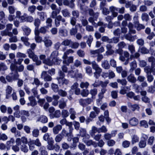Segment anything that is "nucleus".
<instances>
[{"instance_id": "f257e3e1", "label": "nucleus", "mask_w": 155, "mask_h": 155, "mask_svg": "<svg viewBox=\"0 0 155 155\" xmlns=\"http://www.w3.org/2000/svg\"><path fill=\"white\" fill-rule=\"evenodd\" d=\"M59 73L60 77L57 78L59 84L60 85L68 84L69 83V81L68 80L64 78V74L61 71H60Z\"/></svg>"}, {"instance_id": "f03ea898", "label": "nucleus", "mask_w": 155, "mask_h": 155, "mask_svg": "<svg viewBox=\"0 0 155 155\" xmlns=\"http://www.w3.org/2000/svg\"><path fill=\"white\" fill-rule=\"evenodd\" d=\"M13 25L11 24H8L6 26V30L2 31L1 32V34L2 36L8 35L10 37H11L12 34L11 32L9 31L11 30L12 28Z\"/></svg>"}, {"instance_id": "7ed1b4c3", "label": "nucleus", "mask_w": 155, "mask_h": 155, "mask_svg": "<svg viewBox=\"0 0 155 155\" xmlns=\"http://www.w3.org/2000/svg\"><path fill=\"white\" fill-rule=\"evenodd\" d=\"M24 67L23 65H20L19 67H17L15 64L12 63L10 66V68L12 71L22 72L24 69Z\"/></svg>"}, {"instance_id": "20e7f679", "label": "nucleus", "mask_w": 155, "mask_h": 155, "mask_svg": "<svg viewBox=\"0 0 155 155\" xmlns=\"http://www.w3.org/2000/svg\"><path fill=\"white\" fill-rule=\"evenodd\" d=\"M16 17L18 18L19 21L21 22H23L26 21L27 14L24 13L21 15V12L19 11H17L16 12Z\"/></svg>"}, {"instance_id": "39448f33", "label": "nucleus", "mask_w": 155, "mask_h": 155, "mask_svg": "<svg viewBox=\"0 0 155 155\" xmlns=\"http://www.w3.org/2000/svg\"><path fill=\"white\" fill-rule=\"evenodd\" d=\"M43 62L45 63L46 64L51 66L54 64H59L61 62V60L56 58L52 59L51 61L50 60V61H44Z\"/></svg>"}, {"instance_id": "423d86ee", "label": "nucleus", "mask_w": 155, "mask_h": 155, "mask_svg": "<svg viewBox=\"0 0 155 155\" xmlns=\"http://www.w3.org/2000/svg\"><path fill=\"white\" fill-rule=\"evenodd\" d=\"M21 117V119L22 122H24L26 121L27 117L29 115L28 112L27 111L21 110L19 112Z\"/></svg>"}, {"instance_id": "0eeeda50", "label": "nucleus", "mask_w": 155, "mask_h": 155, "mask_svg": "<svg viewBox=\"0 0 155 155\" xmlns=\"http://www.w3.org/2000/svg\"><path fill=\"white\" fill-rule=\"evenodd\" d=\"M62 58L63 59V64L66 65H69L70 63H72L73 61L74 58L73 56L68 57L66 56V57L63 58V55Z\"/></svg>"}, {"instance_id": "6e6552de", "label": "nucleus", "mask_w": 155, "mask_h": 155, "mask_svg": "<svg viewBox=\"0 0 155 155\" xmlns=\"http://www.w3.org/2000/svg\"><path fill=\"white\" fill-rule=\"evenodd\" d=\"M27 52L28 55V57L31 58L33 61H35L38 60V58L34 53L32 51L31 49H29L27 50Z\"/></svg>"}, {"instance_id": "1a4fd4ad", "label": "nucleus", "mask_w": 155, "mask_h": 155, "mask_svg": "<svg viewBox=\"0 0 155 155\" xmlns=\"http://www.w3.org/2000/svg\"><path fill=\"white\" fill-rule=\"evenodd\" d=\"M129 123L132 127L136 126L139 123L138 120L135 117H132L129 120Z\"/></svg>"}, {"instance_id": "9d476101", "label": "nucleus", "mask_w": 155, "mask_h": 155, "mask_svg": "<svg viewBox=\"0 0 155 155\" xmlns=\"http://www.w3.org/2000/svg\"><path fill=\"white\" fill-rule=\"evenodd\" d=\"M41 78L44 79L45 81H50L52 79L51 76L47 74V72L45 71H43L42 72Z\"/></svg>"}, {"instance_id": "9b49d317", "label": "nucleus", "mask_w": 155, "mask_h": 155, "mask_svg": "<svg viewBox=\"0 0 155 155\" xmlns=\"http://www.w3.org/2000/svg\"><path fill=\"white\" fill-rule=\"evenodd\" d=\"M71 89L74 90L75 94L77 95H78L80 93V90L78 87V84L75 82L71 87Z\"/></svg>"}, {"instance_id": "f8f14e48", "label": "nucleus", "mask_w": 155, "mask_h": 155, "mask_svg": "<svg viewBox=\"0 0 155 155\" xmlns=\"http://www.w3.org/2000/svg\"><path fill=\"white\" fill-rule=\"evenodd\" d=\"M12 90V88L9 85H8L6 87L5 91L6 99H8L10 97Z\"/></svg>"}, {"instance_id": "ddd939ff", "label": "nucleus", "mask_w": 155, "mask_h": 155, "mask_svg": "<svg viewBox=\"0 0 155 155\" xmlns=\"http://www.w3.org/2000/svg\"><path fill=\"white\" fill-rule=\"evenodd\" d=\"M13 109L15 111L14 113V117L18 118H20L21 115H20V113H19V112L20 111H19V106L17 105H16L13 107Z\"/></svg>"}, {"instance_id": "4468645a", "label": "nucleus", "mask_w": 155, "mask_h": 155, "mask_svg": "<svg viewBox=\"0 0 155 155\" xmlns=\"http://www.w3.org/2000/svg\"><path fill=\"white\" fill-rule=\"evenodd\" d=\"M47 117L45 115H41L37 119V122H40L42 123H45L48 122Z\"/></svg>"}, {"instance_id": "2eb2a0df", "label": "nucleus", "mask_w": 155, "mask_h": 155, "mask_svg": "<svg viewBox=\"0 0 155 155\" xmlns=\"http://www.w3.org/2000/svg\"><path fill=\"white\" fill-rule=\"evenodd\" d=\"M28 99L30 101V103L28 104V106L31 105L34 106L37 104V102L35 97L33 96H30L28 97Z\"/></svg>"}, {"instance_id": "dca6fc26", "label": "nucleus", "mask_w": 155, "mask_h": 155, "mask_svg": "<svg viewBox=\"0 0 155 155\" xmlns=\"http://www.w3.org/2000/svg\"><path fill=\"white\" fill-rule=\"evenodd\" d=\"M92 101L91 99L88 98L86 99H81L79 102L81 105L84 106L90 104Z\"/></svg>"}, {"instance_id": "f3484780", "label": "nucleus", "mask_w": 155, "mask_h": 155, "mask_svg": "<svg viewBox=\"0 0 155 155\" xmlns=\"http://www.w3.org/2000/svg\"><path fill=\"white\" fill-rule=\"evenodd\" d=\"M39 31H35V40L36 42L38 43H41L42 41V38L39 35Z\"/></svg>"}, {"instance_id": "a211bd4d", "label": "nucleus", "mask_w": 155, "mask_h": 155, "mask_svg": "<svg viewBox=\"0 0 155 155\" xmlns=\"http://www.w3.org/2000/svg\"><path fill=\"white\" fill-rule=\"evenodd\" d=\"M66 101H64L63 98H62L59 100V107L61 109L64 108L66 106Z\"/></svg>"}, {"instance_id": "6ab92c4d", "label": "nucleus", "mask_w": 155, "mask_h": 155, "mask_svg": "<svg viewBox=\"0 0 155 155\" xmlns=\"http://www.w3.org/2000/svg\"><path fill=\"white\" fill-rule=\"evenodd\" d=\"M59 32L60 35L62 36L65 37L67 35L68 31L67 30L63 28H61L59 29Z\"/></svg>"}, {"instance_id": "aec40b11", "label": "nucleus", "mask_w": 155, "mask_h": 155, "mask_svg": "<svg viewBox=\"0 0 155 155\" xmlns=\"http://www.w3.org/2000/svg\"><path fill=\"white\" fill-rule=\"evenodd\" d=\"M62 128V126L61 125H56L53 128V133L55 134H58Z\"/></svg>"}, {"instance_id": "412c9836", "label": "nucleus", "mask_w": 155, "mask_h": 155, "mask_svg": "<svg viewBox=\"0 0 155 155\" xmlns=\"http://www.w3.org/2000/svg\"><path fill=\"white\" fill-rule=\"evenodd\" d=\"M110 9L112 12L113 17H116L117 15V13L115 12V11H118V8L111 6L110 7Z\"/></svg>"}, {"instance_id": "4be33fe9", "label": "nucleus", "mask_w": 155, "mask_h": 155, "mask_svg": "<svg viewBox=\"0 0 155 155\" xmlns=\"http://www.w3.org/2000/svg\"><path fill=\"white\" fill-rule=\"evenodd\" d=\"M46 37H45L44 40L43 41L45 43V45L46 47H49L51 46L52 45V43L51 41L47 39Z\"/></svg>"}, {"instance_id": "5701e85b", "label": "nucleus", "mask_w": 155, "mask_h": 155, "mask_svg": "<svg viewBox=\"0 0 155 155\" xmlns=\"http://www.w3.org/2000/svg\"><path fill=\"white\" fill-rule=\"evenodd\" d=\"M130 90V87L126 86V87H123V88L120 90V93L122 94H124L126 93L127 91H129Z\"/></svg>"}, {"instance_id": "b1692460", "label": "nucleus", "mask_w": 155, "mask_h": 155, "mask_svg": "<svg viewBox=\"0 0 155 155\" xmlns=\"http://www.w3.org/2000/svg\"><path fill=\"white\" fill-rule=\"evenodd\" d=\"M69 112L70 114V118L72 120H74L76 117L75 116L76 113V112L74 111V109L72 108H71L69 109Z\"/></svg>"}, {"instance_id": "393cba45", "label": "nucleus", "mask_w": 155, "mask_h": 155, "mask_svg": "<svg viewBox=\"0 0 155 155\" xmlns=\"http://www.w3.org/2000/svg\"><path fill=\"white\" fill-rule=\"evenodd\" d=\"M60 12V9H56L55 11H53L51 14V17L53 18H55Z\"/></svg>"}, {"instance_id": "a878e982", "label": "nucleus", "mask_w": 155, "mask_h": 155, "mask_svg": "<svg viewBox=\"0 0 155 155\" xmlns=\"http://www.w3.org/2000/svg\"><path fill=\"white\" fill-rule=\"evenodd\" d=\"M101 66L105 69H108L110 68V65L108 61L107 60H104L102 61Z\"/></svg>"}, {"instance_id": "bb28decb", "label": "nucleus", "mask_w": 155, "mask_h": 155, "mask_svg": "<svg viewBox=\"0 0 155 155\" xmlns=\"http://www.w3.org/2000/svg\"><path fill=\"white\" fill-rule=\"evenodd\" d=\"M40 24V20L38 18L35 19L34 21V25L36 27L35 31H38V27Z\"/></svg>"}, {"instance_id": "cd10ccee", "label": "nucleus", "mask_w": 155, "mask_h": 155, "mask_svg": "<svg viewBox=\"0 0 155 155\" xmlns=\"http://www.w3.org/2000/svg\"><path fill=\"white\" fill-rule=\"evenodd\" d=\"M128 107L130 108L133 111H134L136 110L139 109V107L138 105L136 104L132 105L131 103H129L128 104Z\"/></svg>"}, {"instance_id": "c85d7f7f", "label": "nucleus", "mask_w": 155, "mask_h": 155, "mask_svg": "<svg viewBox=\"0 0 155 155\" xmlns=\"http://www.w3.org/2000/svg\"><path fill=\"white\" fill-rule=\"evenodd\" d=\"M44 140L47 141L48 142L53 141L52 138L51 137H50V135L48 133H46L45 134L43 137Z\"/></svg>"}, {"instance_id": "c756f323", "label": "nucleus", "mask_w": 155, "mask_h": 155, "mask_svg": "<svg viewBox=\"0 0 155 155\" xmlns=\"http://www.w3.org/2000/svg\"><path fill=\"white\" fill-rule=\"evenodd\" d=\"M95 71L94 72V76L96 78H98L100 76V74L102 72V69L100 67L95 70Z\"/></svg>"}, {"instance_id": "7c9ffc66", "label": "nucleus", "mask_w": 155, "mask_h": 155, "mask_svg": "<svg viewBox=\"0 0 155 155\" xmlns=\"http://www.w3.org/2000/svg\"><path fill=\"white\" fill-rule=\"evenodd\" d=\"M10 74L12 78H13V81L17 79L19 77V75L16 71H12Z\"/></svg>"}, {"instance_id": "2f4dec72", "label": "nucleus", "mask_w": 155, "mask_h": 155, "mask_svg": "<svg viewBox=\"0 0 155 155\" xmlns=\"http://www.w3.org/2000/svg\"><path fill=\"white\" fill-rule=\"evenodd\" d=\"M22 28L26 35H29L31 32V29L28 27L24 26L22 27Z\"/></svg>"}, {"instance_id": "473e14b6", "label": "nucleus", "mask_w": 155, "mask_h": 155, "mask_svg": "<svg viewBox=\"0 0 155 155\" xmlns=\"http://www.w3.org/2000/svg\"><path fill=\"white\" fill-rule=\"evenodd\" d=\"M139 138L136 135H134L131 137V143L133 144L138 142Z\"/></svg>"}, {"instance_id": "72a5a7b5", "label": "nucleus", "mask_w": 155, "mask_h": 155, "mask_svg": "<svg viewBox=\"0 0 155 155\" xmlns=\"http://www.w3.org/2000/svg\"><path fill=\"white\" fill-rule=\"evenodd\" d=\"M21 39L24 43V44L27 46L29 47L30 43L28 42V38L26 37H21Z\"/></svg>"}, {"instance_id": "f704fd0d", "label": "nucleus", "mask_w": 155, "mask_h": 155, "mask_svg": "<svg viewBox=\"0 0 155 155\" xmlns=\"http://www.w3.org/2000/svg\"><path fill=\"white\" fill-rule=\"evenodd\" d=\"M127 80L131 83H135L136 81V78L134 77V75L130 74L127 78Z\"/></svg>"}, {"instance_id": "c9c22d12", "label": "nucleus", "mask_w": 155, "mask_h": 155, "mask_svg": "<svg viewBox=\"0 0 155 155\" xmlns=\"http://www.w3.org/2000/svg\"><path fill=\"white\" fill-rule=\"evenodd\" d=\"M135 36H133L130 34H127L125 36V38L126 39L129 40V41L132 42L134 41L135 38Z\"/></svg>"}, {"instance_id": "e433bc0d", "label": "nucleus", "mask_w": 155, "mask_h": 155, "mask_svg": "<svg viewBox=\"0 0 155 155\" xmlns=\"http://www.w3.org/2000/svg\"><path fill=\"white\" fill-rule=\"evenodd\" d=\"M68 74L71 76L72 78H76L78 77V74L76 72H74L73 71H70L68 72Z\"/></svg>"}, {"instance_id": "4c0bfd02", "label": "nucleus", "mask_w": 155, "mask_h": 155, "mask_svg": "<svg viewBox=\"0 0 155 155\" xmlns=\"http://www.w3.org/2000/svg\"><path fill=\"white\" fill-rule=\"evenodd\" d=\"M38 14L41 20L42 21H44L45 18L46 17V14L43 12H38Z\"/></svg>"}, {"instance_id": "58836bf2", "label": "nucleus", "mask_w": 155, "mask_h": 155, "mask_svg": "<svg viewBox=\"0 0 155 155\" xmlns=\"http://www.w3.org/2000/svg\"><path fill=\"white\" fill-rule=\"evenodd\" d=\"M63 16L65 17H69L70 16V13L67 9H64L61 11Z\"/></svg>"}, {"instance_id": "ea45409f", "label": "nucleus", "mask_w": 155, "mask_h": 155, "mask_svg": "<svg viewBox=\"0 0 155 155\" xmlns=\"http://www.w3.org/2000/svg\"><path fill=\"white\" fill-rule=\"evenodd\" d=\"M98 129H97L96 127L93 126L92 127L91 130L90 132V134L91 136L93 137L95 133L97 132H98Z\"/></svg>"}, {"instance_id": "a19ab883", "label": "nucleus", "mask_w": 155, "mask_h": 155, "mask_svg": "<svg viewBox=\"0 0 155 155\" xmlns=\"http://www.w3.org/2000/svg\"><path fill=\"white\" fill-rule=\"evenodd\" d=\"M138 51L141 53L144 54H147L149 52L148 49L144 47L140 48Z\"/></svg>"}, {"instance_id": "79ce46f5", "label": "nucleus", "mask_w": 155, "mask_h": 155, "mask_svg": "<svg viewBox=\"0 0 155 155\" xmlns=\"http://www.w3.org/2000/svg\"><path fill=\"white\" fill-rule=\"evenodd\" d=\"M107 91V89L105 88H103L101 90V92L98 94L99 97L102 99L104 97V94Z\"/></svg>"}, {"instance_id": "37998d69", "label": "nucleus", "mask_w": 155, "mask_h": 155, "mask_svg": "<svg viewBox=\"0 0 155 155\" xmlns=\"http://www.w3.org/2000/svg\"><path fill=\"white\" fill-rule=\"evenodd\" d=\"M89 85V83L87 82H81L80 84V87L81 88H87Z\"/></svg>"}, {"instance_id": "c03bdc74", "label": "nucleus", "mask_w": 155, "mask_h": 155, "mask_svg": "<svg viewBox=\"0 0 155 155\" xmlns=\"http://www.w3.org/2000/svg\"><path fill=\"white\" fill-rule=\"evenodd\" d=\"M79 45V43L71 41V43L70 47L76 49L78 48Z\"/></svg>"}, {"instance_id": "a18cd8bd", "label": "nucleus", "mask_w": 155, "mask_h": 155, "mask_svg": "<svg viewBox=\"0 0 155 155\" xmlns=\"http://www.w3.org/2000/svg\"><path fill=\"white\" fill-rule=\"evenodd\" d=\"M74 52V51L72 49H70L67 50L65 52H64L63 54V58L66 57L67 56V55L70 54H72Z\"/></svg>"}, {"instance_id": "49530a36", "label": "nucleus", "mask_w": 155, "mask_h": 155, "mask_svg": "<svg viewBox=\"0 0 155 155\" xmlns=\"http://www.w3.org/2000/svg\"><path fill=\"white\" fill-rule=\"evenodd\" d=\"M32 133L34 137H37L39 135V130L38 129H34L32 130Z\"/></svg>"}, {"instance_id": "de8ad7c7", "label": "nucleus", "mask_w": 155, "mask_h": 155, "mask_svg": "<svg viewBox=\"0 0 155 155\" xmlns=\"http://www.w3.org/2000/svg\"><path fill=\"white\" fill-rule=\"evenodd\" d=\"M71 40L66 39L64 40L61 43V44L65 46L71 45Z\"/></svg>"}, {"instance_id": "09e8293b", "label": "nucleus", "mask_w": 155, "mask_h": 155, "mask_svg": "<svg viewBox=\"0 0 155 155\" xmlns=\"http://www.w3.org/2000/svg\"><path fill=\"white\" fill-rule=\"evenodd\" d=\"M107 131V129L105 126H103L101 127L98 128V133H105Z\"/></svg>"}, {"instance_id": "8fccbe9b", "label": "nucleus", "mask_w": 155, "mask_h": 155, "mask_svg": "<svg viewBox=\"0 0 155 155\" xmlns=\"http://www.w3.org/2000/svg\"><path fill=\"white\" fill-rule=\"evenodd\" d=\"M101 40L103 41L107 42L109 43H112V39H109L107 37L103 36L101 38Z\"/></svg>"}, {"instance_id": "3c124183", "label": "nucleus", "mask_w": 155, "mask_h": 155, "mask_svg": "<svg viewBox=\"0 0 155 155\" xmlns=\"http://www.w3.org/2000/svg\"><path fill=\"white\" fill-rule=\"evenodd\" d=\"M61 114L63 117H66L68 116L69 113L68 111L66 110H63L62 111Z\"/></svg>"}, {"instance_id": "603ef678", "label": "nucleus", "mask_w": 155, "mask_h": 155, "mask_svg": "<svg viewBox=\"0 0 155 155\" xmlns=\"http://www.w3.org/2000/svg\"><path fill=\"white\" fill-rule=\"evenodd\" d=\"M139 147L140 148H143L146 146V142L145 140H141L139 143Z\"/></svg>"}, {"instance_id": "864d4df0", "label": "nucleus", "mask_w": 155, "mask_h": 155, "mask_svg": "<svg viewBox=\"0 0 155 155\" xmlns=\"http://www.w3.org/2000/svg\"><path fill=\"white\" fill-rule=\"evenodd\" d=\"M85 70L86 73L89 75H91L92 73V69L91 68L88 66L85 68Z\"/></svg>"}, {"instance_id": "5fc2aeb1", "label": "nucleus", "mask_w": 155, "mask_h": 155, "mask_svg": "<svg viewBox=\"0 0 155 155\" xmlns=\"http://www.w3.org/2000/svg\"><path fill=\"white\" fill-rule=\"evenodd\" d=\"M130 142L127 140H125L122 143V146L125 148L128 147L130 145Z\"/></svg>"}, {"instance_id": "6e6d98bb", "label": "nucleus", "mask_w": 155, "mask_h": 155, "mask_svg": "<svg viewBox=\"0 0 155 155\" xmlns=\"http://www.w3.org/2000/svg\"><path fill=\"white\" fill-rule=\"evenodd\" d=\"M90 53L91 55H92V56L94 57L97 56V55L99 54L98 50H91L90 51Z\"/></svg>"}, {"instance_id": "4d7b16f0", "label": "nucleus", "mask_w": 155, "mask_h": 155, "mask_svg": "<svg viewBox=\"0 0 155 155\" xmlns=\"http://www.w3.org/2000/svg\"><path fill=\"white\" fill-rule=\"evenodd\" d=\"M36 9V7L35 5H31L28 7V10L31 13H32L35 12Z\"/></svg>"}, {"instance_id": "13d9d810", "label": "nucleus", "mask_w": 155, "mask_h": 155, "mask_svg": "<svg viewBox=\"0 0 155 155\" xmlns=\"http://www.w3.org/2000/svg\"><path fill=\"white\" fill-rule=\"evenodd\" d=\"M51 87L54 92H56L58 91V87L57 84L52 83L51 84Z\"/></svg>"}, {"instance_id": "bf43d9fd", "label": "nucleus", "mask_w": 155, "mask_h": 155, "mask_svg": "<svg viewBox=\"0 0 155 155\" xmlns=\"http://www.w3.org/2000/svg\"><path fill=\"white\" fill-rule=\"evenodd\" d=\"M45 148L44 147H41L40 150L41 151V155H48L47 152L45 150Z\"/></svg>"}, {"instance_id": "052dcab7", "label": "nucleus", "mask_w": 155, "mask_h": 155, "mask_svg": "<svg viewBox=\"0 0 155 155\" xmlns=\"http://www.w3.org/2000/svg\"><path fill=\"white\" fill-rule=\"evenodd\" d=\"M7 107L4 105H2L0 107V110L3 113H5L6 112Z\"/></svg>"}, {"instance_id": "680f3d73", "label": "nucleus", "mask_w": 155, "mask_h": 155, "mask_svg": "<svg viewBox=\"0 0 155 155\" xmlns=\"http://www.w3.org/2000/svg\"><path fill=\"white\" fill-rule=\"evenodd\" d=\"M58 94L62 97L65 96L67 95V92L65 91L62 90H58Z\"/></svg>"}, {"instance_id": "e2e57ef3", "label": "nucleus", "mask_w": 155, "mask_h": 155, "mask_svg": "<svg viewBox=\"0 0 155 155\" xmlns=\"http://www.w3.org/2000/svg\"><path fill=\"white\" fill-rule=\"evenodd\" d=\"M34 84L37 86L42 84V83L40 82L39 80L37 78H35L34 79V82L33 83V84Z\"/></svg>"}, {"instance_id": "0e129e2a", "label": "nucleus", "mask_w": 155, "mask_h": 155, "mask_svg": "<svg viewBox=\"0 0 155 155\" xmlns=\"http://www.w3.org/2000/svg\"><path fill=\"white\" fill-rule=\"evenodd\" d=\"M140 124L141 126L145 128H147L148 127L147 123L145 120H143L141 121L140 122Z\"/></svg>"}, {"instance_id": "69168bd1", "label": "nucleus", "mask_w": 155, "mask_h": 155, "mask_svg": "<svg viewBox=\"0 0 155 155\" xmlns=\"http://www.w3.org/2000/svg\"><path fill=\"white\" fill-rule=\"evenodd\" d=\"M8 139L7 136L5 134L0 133V140H6Z\"/></svg>"}, {"instance_id": "338daca9", "label": "nucleus", "mask_w": 155, "mask_h": 155, "mask_svg": "<svg viewBox=\"0 0 155 155\" xmlns=\"http://www.w3.org/2000/svg\"><path fill=\"white\" fill-rule=\"evenodd\" d=\"M128 48L131 54H133L134 52L135 51V47L133 45H129L128 46Z\"/></svg>"}, {"instance_id": "774afa93", "label": "nucleus", "mask_w": 155, "mask_h": 155, "mask_svg": "<svg viewBox=\"0 0 155 155\" xmlns=\"http://www.w3.org/2000/svg\"><path fill=\"white\" fill-rule=\"evenodd\" d=\"M101 81L99 80H96L94 83L92 84L94 87H97L101 85Z\"/></svg>"}]
</instances>
